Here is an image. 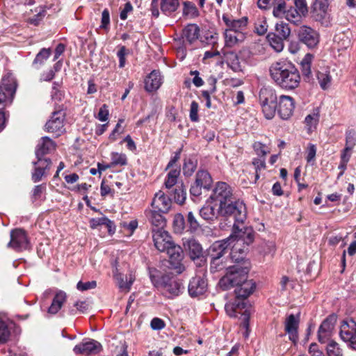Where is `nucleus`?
<instances>
[{
	"mask_svg": "<svg viewBox=\"0 0 356 356\" xmlns=\"http://www.w3.org/2000/svg\"><path fill=\"white\" fill-rule=\"evenodd\" d=\"M269 70L273 80L282 88L292 90L300 84L299 71L290 63L275 62L271 65Z\"/></svg>",
	"mask_w": 356,
	"mask_h": 356,
	"instance_id": "f257e3e1",
	"label": "nucleus"
},
{
	"mask_svg": "<svg viewBox=\"0 0 356 356\" xmlns=\"http://www.w3.org/2000/svg\"><path fill=\"white\" fill-rule=\"evenodd\" d=\"M220 215L226 218L229 223L244 224L247 217L245 204L239 200H235L223 206H219Z\"/></svg>",
	"mask_w": 356,
	"mask_h": 356,
	"instance_id": "f03ea898",
	"label": "nucleus"
},
{
	"mask_svg": "<svg viewBox=\"0 0 356 356\" xmlns=\"http://www.w3.org/2000/svg\"><path fill=\"white\" fill-rule=\"evenodd\" d=\"M166 253L168 255V268L177 275L182 273L186 270L183 262L184 254L182 248L175 244L168 248Z\"/></svg>",
	"mask_w": 356,
	"mask_h": 356,
	"instance_id": "7ed1b4c3",
	"label": "nucleus"
},
{
	"mask_svg": "<svg viewBox=\"0 0 356 356\" xmlns=\"http://www.w3.org/2000/svg\"><path fill=\"white\" fill-rule=\"evenodd\" d=\"M65 112L59 110L54 111L50 119L45 124V130L56 137L63 134L65 131Z\"/></svg>",
	"mask_w": 356,
	"mask_h": 356,
	"instance_id": "20e7f679",
	"label": "nucleus"
},
{
	"mask_svg": "<svg viewBox=\"0 0 356 356\" xmlns=\"http://www.w3.org/2000/svg\"><path fill=\"white\" fill-rule=\"evenodd\" d=\"M211 199L223 206L236 200L232 187L225 182L217 183L211 195Z\"/></svg>",
	"mask_w": 356,
	"mask_h": 356,
	"instance_id": "39448f33",
	"label": "nucleus"
},
{
	"mask_svg": "<svg viewBox=\"0 0 356 356\" xmlns=\"http://www.w3.org/2000/svg\"><path fill=\"white\" fill-rule=\"evenodd\" d=\"M16 91V83L13 79H3L0 86V111L10 103Z\"/></svg>",
	"mask_w": 356,
	"mask_h": 356,
	"instance_id": "423d86ee",
	"label": "nucleus"
},
{
	"mask_svg": "<svg viewBox=\"0 0 356 356\" xmlns=\"http://www.w3.org/2000/svg\"><path fill=\"white\" fill-rule=\"evenodd\" d=\"M229 238L232 243L241 241L243 243L250 245L254 241V231L251 227H245L243 224H234L233 232Z\"/></svg>",
	"mask_w": 356,
	"mask_h": 356,
	"instance_id": "0eeeda50",
	"label": "nucleus"
},
{
	"mask_svg": "<svg viewBox=\"0 0 356 356\" xmlns=\"http://www.w3.org/2000/svg\"><path fill=\"white\" fill-rule=\"evenodd\" d=\"M298 39L309 48L315 47L319 42V34L312 28L303 25L298 32Z\"/></svg>",
	"mask_w": 356,
	"mask_h": 356,
	"instance_id": "6e6552de",
	"label": "nucleus"
},
{
	"mask_svg": "<svg viewBox=\"0 0 356 356\" xmlns=\"http://www.w3.org/2000/svg\"><path fill=\"white\" fill-rule=\"evenodd\" d=\"M339 335L341 339L349 342L356 349V323L353 319L344 321L341 325Z\"/></svg>",
	"mask_w": 356,
	"mask_h": 356,
	"instance_id": "1a4fd4ad",
	"label": "nucleus"
},
{
	"mask_svg": "<svg viewBox=\"0 0 356 356\" xmlns=\"http://www.w3.org/2000/svg\"><path fill=\"white\" fill-rule=\"evenodd\" d=\"M152 232L154 245L160 252H166L168 248L175 245L168 232L163 229H153Z\"/></svg>",
	"mask_w": 356,
	"mask_h": 356,
	"instance_id": "9d476101",
	"label": "nucleus"
},
{
	"mask_svg": "<svg viewBox=\"0 0 356 356\" xmlns=\"http://www.w3.org/2000/svg\"><path fill=\"white\" fill-rule=\"evenodd\" d=\"M8 247L16 251H22L29 248V241L25 232L21 229H16L10 233V241Z\"/></svg>",
	"mask_w": 356,
	"mask_h": 356,
	"instance_id": "9b49d317",
	"label": "nucleus"
},
{
	"mask_svg": "<svg viewBox=\"0 0 356 356\" xmlns=\"http://www.w3.org/2000/svg\"><path fill=\"white\" fill-rule=\"evenodd\" d=\"M231 244L229 238L216 241L208 249V256L211 259H225L224 256L228 253V248Z\"/></svg>",
	"mask_w": 356,
	"mask_h": 356,
	"instance_id": "f8f14e48",
	"label": "nucleus"
},
{
	"mask_svg": "<svg viewBox=\"0 0 356 356\" xmlns=\"http://www.w3.org/2000/svg\"><path fill=\"white\" fill-rule=\"evenodd\" d=\"M183 245L191 260L200 262L204 261L202 247L197 241L193 238H188L184 241Z\"/></svg>",
	"mask_w": 356,
	"mask_h": 356,
	"instance_id": "ddd939ff",
	"label": "nucleus"
},
{
	"mask_svg": "<svg viewBox=\"0 0 356 356\" xmlns=\"http://www.w3.org/2000/svg\"><path fill=\"white\" fill-rule=\"evenodd\" d=\"M102 350V345L94 339L83 340L79 344L75 346L73 351L75 354L88 355L90 354H97Z\"/></svg>",
	"mask_w": 356,
	"mask_h": 356,
	"instance_id": "4468645a",
	"label": "nucleus"
},
{
	"mask_svg": "<svg viewBox=\"0 0 356 356\" xmlns=\"http://www.w3.org/2000/svg\"><path fill=\"white\" fill-rule=\"evenodd\" d=\"M222 21L225 22L226 30L233 31L238 33H245L247 29L248 19L247 17H243L241 19H235L229 15H222Z\"/></svg>",
	"mask_w": 356,
	"mask_h": 356,
	"instance_id": "2eb2a0df",
	"label": "nucleus"
},
{
	"mask_svg": "<svg viewBox=\"0 0 356 356\" xmlns=\"http://www.w3.org/2000/svg\"><path fill=\"white\" fill-rule=\"evenodd\" d=\"M294 109L293 99L287 95H281L279 98L277 113L283 120L289 119Z\"/></svg>",
	"mask_w": 356,
	"mask_h": 356,
	"instance_id": "dca6fc26",
	"label": "nucleus"
},
{
	"mask_svg": "<svg viewBox=\"0 0 356 356\" xmlns=\"http://www.w3.org/2000/svg\"><path fill=\"white\" fill-rule=\"evenodd\" d=\"M328 8V0H316L311 10L312 17L316 22H323L327 17Z\"/></svg>",
	"mask_w": 356,
	"mask_h": 356,
	"instance_id": "f3484780",
	"label": "nucleus"
},
{
	"mask_svg": "<svg viewBox=\"0 0 356 356\" xmlns=\"http://www.w3.org/2000/svg\"><path fill=\"white\" fill-rule=\"evenodd\" d=\"M300 321V315L290 314L284 322L285 332L289 334V339L296 343L298 339V328Z\"/></svg>",
	"mask_w": 356,
	"mask_h": 356,
	"instance_id": "a211bd4d",
	"label": "nucleus"
},
{
	"mask_svg": "<svg viewBox=\"0 0 356 356\" xmlns=\"http://www.w3.org/2000/svg\"><path fill=\"white\" fill-rule=\"evenodd\" d=\"M159 284L164 288V290L170 296H178L180 293L181 284L173 277L168 274H164L161 277Z\"/></svg>",
	"mask_w": 356,
	"mask_h": 356,
	"instance_id": "6ab92c4d",
	"label": "nucleus"
},
{
	"mask_svg": "<svg viewBox=\"0 0 356 356\" xmlns=\"http://www.w3.org/2000/svg\"><path fill=\"white\" fill-rule=\"evenodd\" d=\"M34 165L32 180L34 182H38L47 175V171L50 169L51 161L49 159H38V161L34 162Z\"/></svg>",
	"mask_w": 356,
	"mask_h": 356,
	"instance_id": "aec40b11",
	"label": "nucleus"
},
{
	"mask_svg": "<svg viewBox=\"0 0 356 356\" xmlns=\"http://www.w3.org/2000/svg\"><path fill=\"white\" fill-rule=\"evenodd\" d=\"M171 204V200L161 191L155 194L152 202V209L162 213H167Z\"/></svg>",
	"mask_w": 356,
	"mask_h": 356,
	"instance_id": "412c9836",
	"label": "nucleus"
},
{
	"mask_svg": "<svg viewBox=\"0 0 356 356\" xmlns=\"http://www.w3.org/2000/svg\"><path fill=\"white\" fill-rule=\"evenodd\" d=\"M56 143L49 137L44 136L39 140L36 149L35 155L38 159H42L43 156L49 154L56 149Z\"/></svg>",
	"mask_w": 356,
	"mask_h": 356,
	"instance_id": "4be33fe9",
	"label": "nucleus"
},
{
	"mask_svg": "<svg viewBox=\"0 0 356 356\" xmlns=\"http://www.w3.org/2000/svg\"><path fill=\"white\" fill-rule=\"evenodd\" d=\"M235 289L236 298L245 302V300L253 293L255 289L256 284L252 280H247L241 282L236 286Z\"/></svg>",
	"mask_w": 356,
	"mask_h": 356,
	"instance_id": "5701e85b",
	"label": "nucleus"
},
{
	"mask_svg": "<svg viewBox=\"0 0 356 356\" xmlns=\"http://www.w3.org/2000/svg\"><path fill=\"white\" fill-rule=\"evenodd\" d=\"M206 280L201 277H193L188 284V293L193 297L203 294L207 290Z\"/></svg>",
	"mask_w": 356,
	"mask_h": 356,
	"instance_id": "b1692460",
	"label": "nucleus"
},
{
	"mask_svg": "<svg viewBox=\"0 0 356 356\" xmlns=\"http://www.w3.org/2000/svg\"><path fill=\"white\" fill-rule=\"evenodd\" d=\"M336 321L334 316H330L325 319L318 329V341L325 343L330 337Z\"/></svg>",
	"mask_w": 356,
	"mask_h": 356,
	"instance_id": "393cba45",
	"label": "nucleus"
},
{
	"mask_svg": "<svg viewBox=\"0 0 356 356\" xmlns=\"http://www.w3.org/2000/svg\"><path fill=\"white\" fill-rule=\"evenodd\" d=\"M228 272L230 276L234 277V284L238 285L243 282L247 281L249 268L248 266H241L235 265L228 268Z\"/></svg>",
	"mask_w": 356,
	"mask_h": 356,
	"instance_id": "a878e982",
	"label": "nucleus"
},
{
	"mask_svg": "<svg viewBox=\"0 0 356 356\" xmlns=\"http://www.w3.org/2000/svg\"><path fill=\"white\" fill-rule=\"evenodd\" d=\"M351 37L352 33L349 30L337 33L334 38V48L338 51L346 49L351 44Z\"/></svg>",
	"mask_w": 356,
	"mask_h": 356,
	"instance_id": "bb28decb",
	"label": "nucleus"
},
{
	"mask_svg": "<svg viewBox=\"0 0 356 356\" xmlns=\"http://www.w3.org/2000/svg\"><path fill=\"white\" fill-rule=\"evenodd\" d=\"M162 83V79L159 71L153 70L145 80V88L148 92L158 90Z\"/></svg>",
	"mask_w": 356,
	"mask_h": 356,
	"instance_id": "cd10ccee",
	"label": "nucleus"
},
{
	"mask_svg": "<svg viewBox=\"0 0 356 356\" xmlns=\"http://www.w3.org/2000/svg\"><path fill=\"white\" fill-rule=\"evenodd\" d=\"M245 39V33H238L225 29V42L228 47H233L243 42Z\"/></svg>",
	"mask_w": 356,
	"mask_h": 356,
	"instance_id": "c85d7f7f",
	"label": "nucleus"
},
{
	"mask_svg": "<svg viewBox=\"0 0 356 356\" xmlns=\"http://www.w3.org/2000/svg\"><path fill=\"white\" fill-rule=\"evenodd\" d=\"M67 299L66 293L63 291H58L56 293L50 307L48 309V313L56 314L61 309L63 305Z\"/></svg>",
	"mask_w": 356,
	"mask_h": 356,
	"instance_id": "c756f323",
	"label": "nucleus"
},
{
	"mask_svg": "<svg viewBox=\"0 0 356 356\" xmlns=\"http://www.w3.org/2000/svg\"><path fill=\"white\" fill-rule=\"evenodd\" d=\"M160 212L155 209H152L147 213V216L151 224L157 229H163L165 225V220Z\"/></svg>",
	"mask_w": 356,
	"mask_h": 356,
	"instance_id": "7c9ffc66",
	"label": "nucleus"
},
{
	"mask_svg": "<svg viewBox=\"0 0 356 356\" xmlns=\"http://www.w3.org/2000/svg\"><path fill=\"white\" fill-rule=\"evenodd\" d=\"M261 105L277 103V95L274 90L270 88H263L259 92Z\"/></svg>",
	"mask_w": 356,
	"mask_h": 356,
	"instance_id": "2f4dec72",
	"label": "nucleus"
},
{
	"mask_svg": "<svg viewBox=\"0 0 356 356\" xmlns=\"http://www.w3.org/2000/svg\"><path fill=\"white\" fill-rule=\"evenodd\" d=\"M200 35V29L195 24L186 26L183 30V38H186L190 43L195 41Z\"/></svg>",
	"mask_w": 356,
	"mask_h": 356,
	"instance_id": "473e14b6",
	"label": "nucleus"
},
{
	"mask_svg": "<svg viewBox=\"0 0 356 356\" xmlns=\"http://www.w3.org/2000/svg\"><path fill=\"white\" fill-rule=\"evenodd\" d=\"M246 303L236 298L233 302L225 305L226 312L230 316H236L238 314H241V310L245 308Z\"/></svg>",
	"mask_w": 356,
	"mask_h": 356,
	"instance_id": "72a5a7b5",
	"label": "nucleus"
},
{
	"mask_svg": "<svg viewBox=\"0 0 356 356\" xmlns=\"http://www.w3.org/2000/svg\"><path fill=\"white\" fill-rule=\"evenodd\" d=\"M200 215L205 220L213 221L217 219L218 215H220L219 209H216L213 206L207 204L200 209Z\"/></svg>",
	"mask_w": 356,
	"mask_h": 356,
	"instance_id": "f704fd0d",
	"label": "nucleus"
},
{
	"mask_svg": "<svg viewBox=\"0 0 356 356\" xmlns=\"http://www.w3.org/2000/svg\"><path fill=\"white\" fill-rule=\"evenodd\" d=\"M114 277L119 288L122 291L126 292H128L130 290L131 286L134 280L131 275L129 276V278L128 280L127 275L124 276L123 275L118 273H115Z\"/></svg>",
	"mask_w": 356,
	"mask_h": 356,
	"instance_id": "c9c22d12",
	"label": "nucleus"
},
{
	"mask_svg": "<svg viewBox=\"0 0 356 356\" xmlns=\"http://www.w3.org/2000/svg\"><path fill=\"white\" fill-rule=\"evenodd\" d=\"M197 185L202 186L203 188L209 189L212 184V179L207 171L200 170L196 175L195 181Z\"/></svg>",
	"mask_w": 356,
	"mask_h": 356,
	"instance_id": "e433bc0d",
	"label": "nucleus"
},
{
	"mask_svg": "<svg viewBox=\"0 0 356 356\" xmlns=\"http://www.w3.org/2000/svg\"><path fill=\"white\" fill-rule=\"evenodd\" d=\"M226 63L227 65L234 72H240L242 70V67L239 61L237 54L234 52H229L225 55Z\"/></svg>",
	"mask_w": 356,
	"mask_h": 356,
	"instance_id": "4c0bfd02",
	"label": "nucleus"
},
{
	"mask_svg": "<svg viewBox=\"0 0 356 356\" xmlns=\"http://www.w3.org/2000/svg\"><path fill=\"white\" fill-rule=\"evenodd\" d=\"M314 56L311 54H307L300 62L301 70L305 77L309 79L312 74L311 65Z\"/></svg>",
	"mask_w": 356,
	"mask_h": 356,
	"instance_id": "58836bf2",
	"label": "nucleus"
},
{
	"mask_svg": "<svg viewBox=\"0 0 356 356\" xmlns=\"http://www.w3.org/2000/svg\"><path fill=\"white\" fill-rule=\"evenodd\" d=\"M284 17L291 23L298 25L301 24L302 17H305L294 8H290L286 10Z\"/></svg>",
	"mask_w": 356,
	"mask_h": 356,
	"instance_id": "ea45409f",
	"label": "nucleus"
},
{
	"mask_svg": "<svg viewBox=\"0 0 356 356\" xmlns=\"http://www.w3.org/2000/svg\"><path fill=\"white\" fill-rule=\"evenodd\" d=\"M90 225L92 229H96L99 226L106 225L109 232L112 231L113 223L106 216L97 218H92L90 220Z\"/></svg>",
	"mask_w": 356,
	"mask_h": 356,
	"instance_id": "a19ab883",
	"label": "nucleus"
},
{
	"mask_svg": "<svg viewBox=\"0 0 356 356\" xmlns=\"http://www.w3.org/2000/svg\"><path fill=\"white\" fill-rule=\"evenodd\" d=\"M179 6V0H161V9L165 13L175 12Z\"/></svg>",
	"mask_w": 356,
	"mask_h": 356,
	"instance_id": "79ce46f5",
	"label": "nucleus"
},
{
	"mask_svg": "<svg viewBox=\"0 0 356 356\" xmlns=\"http://www.w3.org/2000/svg\"><path fill=\"white\" fill-rule=\"evenodd\" d=\"M183 15L188 18H195L199 15V11L194 3L190 1L184 3Z\"/></svg>",
	"mask_w": 356,
	"mask_h": 356,
	"instance_id": "37998d69",
	"label": "nucleus"
},
{
	"mask_svg": "<svg viewBox=\"0 0 356 356\" xmlns=\"http://www.w3.org/2000/svg\"><path fill=\"white\" fill-rule=\"evenodd\" d=\"M275 31L277 33L275 35L284 40L287 39L291 34V29L289 24L283 22L276 24Z\"/></svg>",
	"mask_w": 356,
	"mask_h": 356,
	"instance_id": "c03bdc74",
	"label": "nucleus"
},
{
	"mask_svg": "<svg viewBox=\"0 0 356 356\" xmlns=\"http://www.w3.org/2000/svg\"><path fill=\"white\" fill-rule=\"evenodd\" d=\"M268 42L272 47L277 52H280L284 49V39L280 37L277 36L275 34H268Z\"/></svg>",
	"mask_w": 356,
	"mask_h": 356,
	"instance_id": "a18cd8bd",
	"label": "nucleus"
},
{
	"mask_svg": "<svg viewBox=\"0 0 356 356\" xmlns=\"http://www.w3.org/2000/svg\"><path fill=\"white\" fill-rule=\"evenodd\" d=\"M111 159V166H124L127 164V156L123 153L112 152Z\"/></svg>",
	"mask_w": 356,
	"mask_h": 356,
	"instance_id": "49530a36",
	"label": "nucleus"
},
{
	"mask_svg": "<svg viewBox=\"0 0 356 356\" xmlns=\"http://www.w3.org/2000/svg\"><path fill=\"white\" fill-rule=\"evenodd\" d=\"M317 79L323 90H326L330 87L332 78L328 71L318 72Z\"/></svg>",
	"mask_w": 356,
	"mask_h": 356,
	"instance_id": "de8ad7c7",
	"label": "nucleus"
},
{
	"mask_svg": "<svg viewBox=\"0 0 356 356\" xmlns=\"http://www.w3.org/2000/svg\"><path fill=\"white\" fill-rule=\"evenodd\" d=\"M327 356H342L343 350L334 341L330 340L326 346Z\"/></svg>",
	"mask_w": 356,
	"mask_h": 356,
	"instance_id": "09e8293b",
	"label": "nucleus"
},
{
	"mask_svg": "<svg viewBox=\"0 0 356 356\" xmlns=\"http://www.w3.org/2000/svg\"><path fill=\"white\" fill-rule=\"evenodd\" d=\"M273 6V14L275 17L282 18L285 16L286 10V3L284 0H277Z\"/></svg>",
	"mask_w": 356,
	"mask_h": 356,
	"instance_id": "8fccbe9b",
	"label": "nucleus"
},
{
	"mask_svg": "<svg viewBox=\"0 0 356 356\" xmlns=\"http://www.w3.org/2000/svg\"><path fill=\"white\" fill-rule=\"evenodd\" d=\"M10 332L8 324L0 317V343H6L10 337Z\"/></svg>",
	"mask_w": 356,
	"mask_h": 356,
	"instance_id": "3c124183",
	"label": "nucleus"
},
{
	"mask_svg": "<svg viewBox=\"0 0 356 356\" xmlns=\"http://www.w3.org/2000/svg\"><path fill=\"white\" fill-rule=\"evenodd\" d=\"M234 279V277L230 276L227 271V274L220 280L218 285L222 290H227L232 287L236 286Z\"/></svg>",
	"mask_w": 356,
	"mask_h": 356,
	"instance_id": "603ef678",
	"label": "nucleus"
},
{
	"mask_svg": "<svg viewBox=\"0 0 356 356\" xmlns=\"http://www.w3.org/2000/svg\"><path fill=\"white\" fill-rule=\"evenodd\" d=\"M227 268V261L225 259H211L210 271L213 273L220 271Z\"/></svg>",
	"mask_w": 356,
	"mask_h": 356,
	"instance_id": "864d4df0",
	"label": "nucleus"
},
{
	"mask_svg": "<svg viewBox=\"0 0 356 356\" xmlns=\"http://www.w3.org/2000/svg\"><path fill=\"white\" fill-rule=\"evenodd\" d=\"M185 227L184 216L181 213H177L173 220V229L175 232L181 233Z\"/></svg>",
	"mask_w": 356,
	"mask_h": 356,
	"instance_id": "5fc2aeb1",
	"label": "nucleus"
},
{
	"mask_svg": "<svg viewBox=\"0 0 356 356\" xmlns=\"http://www.w3.org/2000/svg\"><path fill=\"white\" fill-rule=\"evenodd\" d=\"M179 172V170L177 169L172 170L168 172L167 179L165 181L166 188H170L177 183Z\"/></svg>",
	"mask_w": 356,
	"mask_h": 356,
	"instance_id": "6e6d98bb",
	"label": "nucleus"
},
{
	"mask_svg": "<svg viewBox=\"0 0 356 356\" xmlns=\"http://www.w3.org/2000/svg\"><path fill=\"white\" fill-rule=\"evenodd\" d=\"M356 145V131L354 130H348L346 133V145L347 149H353Z\"/></svg>",
	"mask_w": 356,
	"mask_h": 356,
	"instance_id": "4d7b16f0",
	"label": "nucleus"
},
{
	"mask_svg": "<svg viewBox=\"0 0 356 356\" xmlns=\"http://www.w3.org/2000/svg\"><path fill=\"white\" fill-rule=\"evenodd\" d=\"M262 111L267 119H272L275 113L277 108V103L270 104H263L261 105Z\"/></svg>",
	"mask_w": 356,
	"mask_h": 356,
	"instance_id": "13d9d810",
	"label": "nucleus"
},
{
	"mask_svg": "<svg viewBox=\"0 0 356 356\" xmlns=\"http://www.w3.org/2000/svg\"><path fill=\"white\" fill-rule=\"evenodd\" d=\"M50 54H51V49L49 48H48V49L43 48L36 55V57L34 59L33 63L42 64L44 63V61L45 60H47L49 57Z\"/></svg>",
	"mask_w": 356,
	"mask_h": 356,
	"instance_id": "bf43d9fd",
	"label": "nucleus"
},
{
	"mask_svg": "<svg viewBox=\"0 0 356 356\" xmlns=\"http://www.w3.org/2000/svg\"><path fill=\"white\" fill-rule=\"evenodd\" d=\"M196 168V163L191 159H188L184 162L183 166V172L186 176H191Z\"/></svg>",
	"mask_w": 356,
	"mask_h": 356,
	"instance_id": "052dcab7",
	"label": "nucleus"
},
{
	"mask_svg": "<svg viewBox=\"0 0 356 356\" xmlns=\"http://www.w3.org/2000/svg\"><path fill=\"white\" fill-rule=\"evenodd\" d=\"M294 4L296 9L298 12L300 13V15H303L304 17H306L308 13V8L306 0H295Z\"/></svg>",
	"mask_w": 356,
	"mask_h": 356,
	"instance_id": "680f3d73",
	"label": "nucleus"
},
{
	"mask_svg": "<svg viewBox=\"0 0 356 356\" xmlns=\"http://www.w3.org/2000/svg\"><path fill=\"white\" fill-rule=\"evenodd\" d=\"M199 104L195 101L191 104L189 117L192 122H197L199 120L198 116Z\"/></svg>",
	"mask_w": 356,
	"mask_h": 356,
	"instance_id": "e2e57ef3",
	"label": "nucleus"
},
{
	"mask_svg": "<svg viewBox=\"0 0 356 356\" xmlns=\"http://www.w3.org/2000/svg\"><path fill=\"white\" fill-rule=\"evenodd\" d=\"M186 193L182 188V187H178L175 190L174 199L175 202L179 204H181L184 202L186 200Z\"/></svg>",
	"mask_w": 356,
	"mask_h": 356,
	"instance_id": "0e129e2a",
	"label": "nucleus"
},
{
	"mask_svg": "<svg viewBox=\"0 0 356 356\" xmlns=\"http://www.w3.org/2000/svg\"><path fill=\"white\" fill-rule=\"evenodd\" d=\"M252 164L254 165L256 170L255 179L256 180L259 179V171L262 169H265L266 168V162L265 159H254L252 161Z\"/></svg>",
	"mask_w": 356,
	"mask_h": 356,
	"instance_id": "69168bd1",
	"label": "nucleus"
},
{
	"mask_svg": "<svg viewBox=\"0 0 356 356\" xmlns=\"http://www.w3.org/2000/svg\"><path fill=\"white\" fill-rule=\"evenodd\" d=\"M316 154V147L315 145L309 143L306 149V160L308 163L314 160Z\"/></svg>",
	"mask_w": 356,
	"mask_h": 356,
	"instance_id": "338daca9",
	"label": "nucleus"
},
{
	"mask_svg": "<svg viewBox=\"0 0 356 356\" xmlns=\"http://www.w3.org/2000/svg\"><path fill=\"white\" fill-rule=\"evenodd\" d=\"M128 54V50L124 46H122L120 47V49L118 51L117 56L119 58V67H124L126 61V56Z\"/></svg>",
	"mask_w": 356,
	"mask_h": 356,
	"instance_id": "774afa93",
	"label": "nucleus"
}]
</instances>
